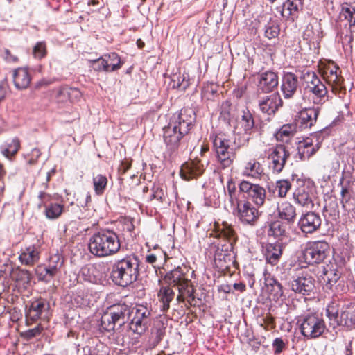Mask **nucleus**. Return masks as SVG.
<instances>
[{
	"mask_svg": "<svg viewBox=\"0 0 355 355\" xmlns=\"http://www.w3.org/2000/svg\"><path fill=\"white\" fill-rule=\"evenodd\" d=\"M150 314L143 305L131 308L125 304H114L102 315L101 328L107 331L119 330L128 323L133 332L142 334L148 329Z\"/></svg>",
	"mask_w": 355,
	"mask_h": 355,
	"instance_id": "f257e3e1",
	"label": "nucleus"
},
{
	"mask_svg": "<svg viewBox=\"0 0 355 355\" xmlns=\"http://www.w3.org/2000/svg\"><path fill=\"white\" fill-rule=\"evenodd\" d=\"M196 121V114L191 108H183L179 114L170 119L168 125L163 128V137L168 150L178 148L180 139L191 130Z\"/></svg>",
	"mask_w": 355,
	"mask_h": 355,
	"instance_id": "f03ea898",
	"label": "nucleus"
},
{
	"mask_svg": "<svg viewBox=\"0 0 355 355\" xmlns=\"http://www.w3.org/2000/svg\"><path fill=\"white\" fill-rule=\"evenodd\" d=\"M89 252L95 257L102 258L116 254L121 249L118 234L113 230H102L94 233L89 240Z\"/></svg>",
	"mask_w": 355,
	"mask_h": 355,
	"instance_id": "7ed1b4c3",
	"label": "nucleus"
},
{
	"mask_svg": "<svg viewBox=\"0 0 355 355\" xmlns=\"http://www.w3.org/2000/svg\"><path fill=\"white\" fill-rule=\"evenodd\" d=\"M139 259L137 256H126L115 261L110 278L118 286L125 287L135 282L139 275Z\"/></svg>",
	"mask_w": 355,
	"mask_h": 355,
	"instance_id": "20e7f679",
	"label": "nucleus"
},
{
	"mask_svg": "<svg viewBox=\"0 0 355 355\" xmlns=\"http://www.w3.org/2000/svg\"><path fill=\"white\" fill-rule=\"evenodd\" d=\"M302 78L306 84L305 91L311 96L314 104L322 105L329 100L326 85L314 71L303 72Z\"/></svg>",
	"mask_w": 355,
	"mask_h": 355,
	"instance_id": "39448f33",
	"label": "nucleus"
},
{
	"mask_svg": "<svg viewBox=\"0 0 355 355\" xmlns=\"http://www.w3.org/2000/svg\"><path fill=\"white\" fill-rule=\"evenodd\" d=\"M216 153L219 167L225 169L229 168L236 157L235 150L232 147V141L223 135L211 137Z\"/></svg>",
	"mask_w": 355,
	"mask_h": 355,
	"instance_id": "423d86ee",
	"label": "nucleus"
},
{
	"mask_svg": "<svg viewBox=\"0 0 355 355\" xmlns=\"http://www.w3.org/2000/svg\"><path fill=\"white\" fill-rule=\"evenodd\" d=\"M300 331L308 339L319 338L326 329V324L322 315L318 313L307 314L299 320Z\"/></svg>",
	"mask_w": 355,
	"mask_h": 355,
	"instance_id": "0eeeda50",
	"label": "nucleus"
},
{
	"mask_svg": "<svg viewBox=\"0 0 355 355\" xmlns=\"http://www.w3.org/2000/svg\"><path fill=\"white\" fill-rule=\"evenodd\" d=\"M329 250V245L324 241H318L309 243L302 252L300 257L302 261L309 265L322 262L327 257Z\"/></svg>",
	"mask_w": 355,
	"mask_h": 355,
	"instance_id": "6e6552de",
	"label": "nucleus"
},
{
	"mask_svg": "<svg viewBox=\"0 0 355 355\" xmlns=\"http://www.w3.org/2000/svg\"><path fill=\"white\" fill-rule=\"evenodd\" d=\"M341 71L334 62H329L321 69L323 79L331 87L335 94H340L345 91L344 79L340 75Z\"/></svg>",
	"mask_w": 355,
	"mask_h": 355,
	"instance_id": "1a4fd4ad",
	"label": "nucleus"
},
{
	"mask_svg": "<svg viewBox=\"0 0 355 355\" xmlns=\"http://www.w3.org/2000/svg\"><path fill=\"white\" fill-rule=\"evenodd\" d=\"M236 216L245 225L255 226L259 219L260 213L249 200H236Z\"/></svg>",
	"mask_w": 355,
	"mask_h": 355,
	"instance_id": "9d476101",
	"label": "nucleus"
},
{
	"mask_svg": "<svg viewBox=\"0 0 355 355\" xmlns=\"http://www.w3.org/2000/svg\"><path fill=\"white\" fill-rule=\"evenodd\" d=\"M239 192L250 200L258 207L263 205L266 198V189L258 184L242 180L239 185Z\"/></svg>",
	"mask_w": 355,
	"mask_h": 355,
	"instance_id": "9b49d317",
	"label": "nucleus"
},
{
	"mask_svg": "<svg viewBox=\"0 0 355 355\" xmlns=\"http://www.w3.org/2000/svg\"><path fill=\"white\" fill-rule=\"evenodd\" d=\"M290 286L295 293L309 295L315 288V280L309 271L301 270L290 282Z\"/></svg>",
	"mask_w": 355,
	"mask_h": 355,
	"instance_id": "f8f14e48",
	"label": "nucleus"
},
{
	"mask_svg": "<svg viewBox=\"0 0 355 355\" xmlns=\"http://www.w3.org/2000/svg\"><path fill=\"white\" fill-rule=\"evenodd\" d=\"M289 155L288 150L284 145H277L270 149L268 158L270 167L274 173H279L282 171Z\"/></svg>",
	"mask_w": 355,
	"mask_h": 355,
	"instance_id": "ddd939ff",
	"label": "nucleus"
},
{
	"mask_svg": "<svg viewBox=\"0 0 355 355\" xmlns=\"http://www.w3.org/2000/svg\"><path fill=\"white\" fill-rule=\"evenodd\" d=\"M41 252L39 243L29 245L20 250L18 259L21 265L32 267L39 262Z\"/></svg>",
	"mask_w": 355,
	"mask_h": 355,
	"instance_id": "4468645a",
	"label": "nucleus"
},
{
	"mask_svg": "<svg viewBox=\"0 0 355 355\" xmlns=\"http://www.w3.org/2000/svg\"><path fill=\"white\" fill-rule=\"evenodd\" d=\"M258 106L263 114L272 116L282 106V100L279 93H273L260 98Z\"/></svg>",
	"mask_w": 355,
	"mask_h": 355,
	"instance_id": "2eb2a0df",
	"label": "nucleus"
},
{
	"mask_svg": "<svg viewBox=\"0 0 355 355\" xmlns=\"http://www.w3.org/2000/svg\"><path fill=\"white\" fill-rule=\"evenodd\" d=\"M322 219L319 214L313 211L303 214L299 220L298 225L304 234H313L319 230Z\"/></svg>",
	"mask_w": 355,
	"mask_h": 355,
	"instance_id": "dca6fc26",
	"label": "nucleus"
},
{
	"mask_svg": "<svg viewBox=\"0 0 355 355\" xmlns=\"http://www.w3.org/2000/svg\"><path fill=\"white\" fill-rule=\"evenodd\" d=\"M299 87L298 77L293 73L285 72L282 78L281 92L285 99L294 97Z\"/></svg>",
	"mask_w": 355,
	"mask_h": 355,
	"instance_id": "f3484780",
	"label": "nucleus"
},
{
	"mask_svg": "<svg viewBox=\"0 0 355 355\" xmlns=\"http://www.w3.org/2000/svg\"><path fill=\"white\" fill-rule=\"evenodd\" d=\"M322 37V31L318 22L308 24L303 32V40L309 45L311 49L319 48Z\"/></svg>",
	"mask_w": 355,
	"mask_h": 355,
	"instance_id": "a211bd4d",
	"label": "nucleus"
},
{
	"mask_svg": "<svg viewBox=\"0 0 355 355\" xmlns=\"http://www.w3.org/2000/svg\"><path fill=\"white\" fill-rule=\"evenodd\" d=\"M301 183L293 192V199L297 204L302 207L311 208L313 207L312 187L308 183L304 182H301Z\"/></svg>",
	"mask_w": 355,
	"mask_h": 355,
	"instance_id": "6ab92c4d",
	"label": "nucleus"
},
{
	"mask_svg": "<svg viewBox=\"0 0 355 355\" xmlns=\"http://www.w3.org/2000/svg\"><path fill=\"white\" fill-rule=\"evenodd\" d=\"M205 171V166L199 159L190 160L184 163L181 168L180 174L182 179L190 180L201 175Z\"/></svg>",
	"mask_w": 355,
	"mask_h": 355,
	"instance_id": "aec40b11",
	"label": "nucleus"
},
{
	"mask_svg": "<svg viewBox=\"0 0 355 355\" xmlns=\"http://www.w3.org/2000/svg\"><path fill=\"white\" fill-rule=\"evenodd\" d=\"M49 309V304L43 299L30 302L26 305V318L27 322H35L42 318V314Z\"/></svg>",
	"mask_w": 355,
	"mask_h": 355,
	"instance_id": "412c9836",
	"label": "nucleus"
},
{
	"mask_svg": "<svg viewBox=\"0 0 355 355\" xmlns=\"http://www.w3.org/2000/svg\"><path fill=\"white\" fill-rule=\"evenodd\" d=\"M320 114L319 107H313L302 110L298 114V123L302 128H309L317 121Z\"/></svg>",
	"mask_w": 355,
	"mask_h": 355,
	"instance_id": "4be33fe9",
	"label": "nucleus"
},
{
	"mask_svg": "<svg viewBox=\"0 0 355 355\" xmlns=\"http://www.w3.org/2000/svg\"><path fill=\"white\" fill-rule=\"evenodd\" d=\"M279 84L278 76L276 73L268 71L259 75L258 87L263 92H270Z\"/></svg>",
	"mask_w": 355,
	"mask_h": 355,
	"instance_id": "5701e85b",
	"label": "nucleus"
},
{
	"mask_svg": "<svg viewBox=\"0 0 355 355\" xmlns=\"http://www.w3.org/2000/svg\"><path fill=\"white\" fill-rule=\"evenodd\" d=\"M263 174V168L256 159L252 158L244 162L241 170V175L243 176L259 179Z\"/></svg>",
	"mask_w": 355,
	"mask_h": 355,
	"instance_id": "b1692460",
	"label": "nucleus"
},
{
	"mask_svg": "<svg viewBox=\"0 0 355 355\" xmlns=\"http://www.w3.org/2000/svg\"><path fill=\"white\" fill-rule=\"evenodd\" d=\"M304 0H286L279 8L282 17L288 18L295 17L302 10Z\"/></svg>",
	"mask_w": 355,
	"mask_h": 355,
	"instance_id": "393cba45",
	"label": "nucleus"
},
{
	"mask_svg": "<svg viewBox=\"0 0 355 355\" xmlns=\"http://www.w3.org/2000/svg\"><path fill=\"white\" fill-rule=\"evenodd\" d=\"M282 254L281 243H268L266 247L265 257L266 262L272 266L277 265Z\"/></svg>",
	"mask_w": 355,
	"mask_h": 355,
	"instance_id": "a878e982",
	"label": "nucleus"
},
{
	"mask_svg": "<svg viewBox=\"0 0 355 355\" xmlns=\"http://www.w3.org/2000/svg\"><path fill=\"white\" fill-rule=\"evenodd\" d=\"M31 76L26 68H18L14 71L13 81L15 87L24 89L28 87L31 83Z\"/></svg>",
	"mask_w": 355,
	"mask_h": 355,
	"instance_id": "bb28decb",
	"label": "nucleus"
},
{
	"mask_svg": "<svg viewBox=\"0 0 355 355\" xmlns=\"http://www.w3.org/2000/svg\"><path fill=\"white\" fill-rule=\"evenodd\" d=\"M178 288L179 295L177 297V300L178 302H184L185 297H187V303L190 306H195V295L194 292L195 289L193 286L189 285V281L182 282Z\"/></svg>",
	"mask_w": 355,
	"mask_h": 355,
	"instance_id": "cd10ccee",
	"label": "nucleus"
},
{
	"mask_svg": "<svg viewBox=\"0 0 355 355\" xmlns=\"http://www.w3.org/2000/svg\"><path fill=\"white\" fill-rule=\"evenodd\" d=\"M190 85L189 75L184 71L182 73L178 71L172 74L171 77L170 85L173 89H178L181 91L185 90Z\"/></svg>",
	"mask_w": 355,
	"mask_h": 355,
	"instance_id": "c85d7f7f",
	"label": "nucleus"
},
{
	"mask_svg": "<svg viewBox=\"0 0 355 355\" xmlns=\"http://www.w3.org/2000/svg\"><path fill=\"white\" fill-rule=\"evenodd\" d=\"M220 119L230 126H234L236 119V110L229 101H225L221 105Z\"/></svg>",
	"mask_w": 355,
	"mask_h": 355,
	"instance_id": "c756f323",
	"label": "nucleus"
},
{
	"mask_svg": "<svg viewBox=\"0 0 355 355\" xmlns=\"http://www.w3.org/2000/svg\"><path fill=\"white\" fill-rule=\"evenodd\" d=\"M279 218L293 223L296 216L295 208L288 202H282L277 208Z\"/></svg>",
	"mask_w": 355,
	"mask_h": 355,
	"instance_id": "7c9ffc66",
	"label": "nucleus"
},
{
	"mask_svg": "<svg viewBox=\"0 0 355 355\" xmlns=\"http://www.w3.org/2000/svg\"><path fill=\"white\" fill-rule=\"evenodd\" d=\"M20 148V141L18 138L15 137L8 140L0 146L1 154L6 158L11 159L17 153Z\"/></svg>",
	"mask_w": 355,
	"mask_h": 355,
	"instance_id": "2f4dec72",
	"label": "nucleus"
},
{
	"mask_svg": "<svg viewBox=\"0 0 355 355\" xmlns=\"http://www.w3.org/2000/svg\"><path fill=\"white\" fill-rule=\"evenodd\" d=\"M268 234L272 235L279 240L288 237L287 225L279 220L274 221L270 225Z\"/></svg>",
	"mask_w": 355,
	"mask_h": 355,
	"instance_id": "473e14b6",
	"label": "nucleus"
},
{
	"mask_svg": "<svg viewBox=\"0 0 355 355\" xmlns=\"http://www.w3.org/2000/svg\"><path fill=\"white\" fill-rule=\"evenodd\" d=\"M313 137H317L315 140V147L311 148H298L299 155L301 159L305 160L314 155L320 146V141L323 140V132H315Z\"/></svg>",
	"mask_w": 355,
	"mask_h": 355,
	"instance_id": "72a5a7b5",
	"label": "nucleus"
},
{
	"mask_svg": "<svg viewBox=\"0 0 355 355\" xmlns=\"http://www.w3.org/2000/svg\"><path fill=\"white\" fill-rule=\"evenodd\" d=\"M165 279L170 285L178 288L182 282L188 281L185 279L184 275L180 267L168 272L165 276Z\"/></svg>",
	"mask_w": 355,
	"mask_h": 355,
	"instance_id": "f704fd0d",
	"label": "nucleus"
},
{
	"mask_svg": "<svg viewBox=\"0 0 355 355\" xmlns=\"http://www.w3.org/2000/svg\"><path fill=\"white\" fill-rule=\"evenodd\" d=\"M175 293L169 286L162 287L158 297L162 302V310L166 311L170 307V302L173 300Z\"/></svg>",
	"mask_w": 355,
	"mask_h": 355,
	"instance_id": "c9c22d12",
	"label": "nucleus"
},
{
	"mask_svg": "<svg viewBox=\"0 0 355 355\" xmlns=\"http://www.w3.org/2000/svg\"><path fill=\"white\" fill-rule=\"evenodd\" d=\"M296 132L295 124L284 125L277 132V139L282 142H288Z\"/></svg>",
	"mask_w": 355,
	"mask_h": 355,
	"instance_id": "e433bc0d",
	"label": "nucleus"
},
{
	"mask_svg": "<svg viewBox=\"0 0 355 355\" xmlns=\"http://www.w3.org/2000/svg\"><path fill=\"white\" fill-rule=\"evenodd\" d=\"M48 266L45 267L39 266L36 269V275L39 281L49 283L58 274Z\"/></svg>",
	"mask_w": 355,
	"mask_h": 355,
	"instance_id": "4c0bfd02",
	"label": "nucleus"
},
{
	"mask_svg": "<svg viewBox=\"0 0 355 355\" xmlns=\"http://www.w3.org/2000/svg\"><path fill=\"white\" fill-rule=\"evenodd\" d=\"M263 29L265 36L270 40L277 37L280 31L278 21L272 19L265 24Z\"/></svg>",
	"mask_w": 355,
	"mask_h": 355,
	"instance_id": "58836bf2",
	"label": "nucleus"
},
{
	"mask_svg": "<svg viewBox=\"0 0 355 355\" xmlns=\"http://www.w3.org/2000/svg\"><path fill=\"white\" fill-rule=\"evenodd\" d=\"M81 274L84 279L92 284H98L101 282V277H99V272L94 268H84L81 270Z\"/></svg>",
	"mask_w": 355,
	"mask_h": 355,
	"instance_id": "ea45409f",
	"label": "nucleus"
},
{
	"mask_svg": "<svg viewBox=\"0 0 355 355\" xmlns=\"http://www.w3.org/2000/svg\"><path fill=\"white\" fill-rule=\"evenodd\" d=\"M245 132H248L252 129L254 125V119L250 112L245 109L242 110V114L239 121Z\"/></svg>",
	"mask_w": 355,
	"mask_h": 355,
	"instance_id": "a19ab883",
	"label": "nucleus"
},
{
	"mask_svg": "<svg viewBox=\"0 0 355 355\" xmlns=\"http://www.w3.org/2000/svg\"><path fill=\"white\" fill-rule=\"evenodd\" d=\"M63 211V206L58 203L45 205V215L49 219L58 218Z\"/></svg>",
	"mask_w": 355,
	"mask_h": 355,
	"instance_id": "79ce46f5",
	"label": "nucleus"
},
{
	"mask_svg": "<svg viewBox=\"0 0 355 355\" xmlns=\"http://www.w3.org/2000/svg\"><path fill=\"white\" fill-rule=\"evenodd\" d=\"M216 228L217 234L216 236L224 237L228 240L234 239V230L227 223L223 222L221 225H218L216 226Z\"/></svg>",
	"mask_w": 355,
	"mask_h": 355,
	"instance_id": "37998d69",
	"label": "nucleus"
},
{
	"mask_svg": "<svg viewBox=\"0 0 355 355\" xmlns=\"http://www.w3.org/2000/svg\"><path fill=\"white\" fill-rule=\"evenodd\" d=\"M107 179L106 176L98 174L93 178L94 191L96 195H102L106 188Z\"/></svg>",
	"mask_w": 355,
	"mask_h": 355,
	"instance_id": "c03bdc74",
	"label": "nucleus"
},
{
	"mask_svg": "<svg viewBox=\"0 0 355 355\" xmlns=\"http://www.w3.org/2000/svg\"><path fill=\"white\" fill-rule=\"evenodd\" d=\"M105 58H106V61H107L108 71H114L121 67L123 63L117 53H111L105 55Z\"/></svg>",
	"mask_w": 355,
	"mask_h": 355,
	"instance_id": "a18cd8bd",
	"label": "nucleus"
},
{
	"mask_svg": "<svg viewBox=\"0 0 355 355\" xmlns=\"http://www.w3.org/2000/svg\"><path fill=\"white\" fill-rule=\"evenodd\" d=\"M355 324V315L347 309L340 311L339 326Z\"/></svg>",
	"mask_w": 355,
	"mask_h": 355,
	"instance_id": "49530a36",
	"label": "nucleus"
},
{
	"mask_svg": "<svg viewBox=\"0 0 355 355\" xmlns=\"http://www.w3.org/2000/svg\"><path fill=\"white\" fill-rule=\"evenodd\" d=\"M64 263V259L59 254H55L50 257L48 266L50 268H53L54 272L58 274L60 271V269Z\"/></svg>",
	"mask_w": 355,
	"mask_h": 355,
	"instance_id": "de8ad7c7",
	"label": "nucleus"
},
{
	"mask_svg": "<svg viewBox=\"0 0 355 355\" xmlns=\"http://www.w3.org/2000/svg\"><path fill=\"white\" fill-rule=\"evenodd\" d=\"M340 274L335 270H326L324 268L322 278L327 284L332 286L333 284L337 282V281L340 279Z\"/></svg>",
	"mask_w": 355,
	"mask_h": 355,
	"instance_id": "09e8293b",
	"label": "nucleus"
},
{
	"mask_svg": "<svg viewBox=\"0 0 355 355\" xmlns=\"http://www.w3.org/2000/svg\"><path fill=\"white\" fill-rule=\"evenodd\" d=\"M291 187V184L287 180H277L275 183V190L277 191L278 196L280 198L285 197Z\"/></svg>",
	"mask_w": 355,
	"mask_h": 355,
	"instance_id": "8fccbe9b",
	"label": "nucleus"
},
{
	"mask_svg": "<svg viewBox=\"0 0 355 355\" xmlns=\"http://www.w3.org/2000/svg\"><path fill=\"white\" fill-rule=\"evenodd\" d=\"M341 17L345 18L347 23L345 26L348 25L349 27L355 25V8L343 7L342 10Z\"/></svg>",
	"mask_w": 355,
	"mask_h": 355,
	"instance_id": "3c124183",
	"label": "nucleus"
},
{
	"mask_svg": "<svg viewBox=\"0 0 355 355\" xmlns=\"http://www.w3.org/2000/svg\"><path fill=\"white\" fill-rule=\"evenodd\" d=\"M33 53L35 58L42 59L46 55V49L44 42H37L33 48Z\"/></svg>",
	"mask_w": 355,
	"mask_h": 355,
	"instance_id": "603ef678",
	"label": "nucleus"
},
{
	"mask_svg": "<svg viewBox=\"0 0 355 355\" xmlns=\"http://www.w3.org/2000/svg\"><path fill=\"white\" fill-rule=\"evenodd\" d=\"M92 62V67L95 70H97V71L103 70L105 71H108L107 61H106V58H105V55L98 59L94 60Z\"/></svg>",
	"mask_w": 355,
	"mask_h": 355,
	"instance_id": "864d4df0",
	"label": "nucleus"
},
{
	"mask_svg": "<svg viewBox=\"0 0 355 355\" xmlns=\"http://www.w3.org/2000/svg\"><path fill=\"white\" fill-rule=\"evenodd\" d=\"M152 195L150 199H156L162 202L165 199V192L164 189L159 186H153L152 188Z\"/></svg>",
	"mask_w": 355,
	"mask_h": 355,
	"instance_id": "5fc2aeb1",
	"label": "nucleus"
},
{
	"mask_svg": "<svg viewBox=\"0 0 355 355\" xmlns=\"http://www.w3.org/2000/svg\"><path fill=\"white\" fill-rule=\"evenodd\" d=\"M340 311V303L336 300L331 301L327 306L326 308V316L334 315V313H337Z\"/></svg>",
	"mask_w": 355,
	"mask_h": 355,
	"instance_id": "6e6d98bb",
	"label": "nucleus"
},
{
	"mask_svg": "<svg viewBox=\"0 0 355 355\" xmlns=\"http://www.w3.org/2000/svg\"><path fill=\"white\" fill-rule=\"evenodd\" d=\"M270 292V295L272 297L274 300H278L280 297L283 295V288L281 284L277 285H275L274 287L268 290Z\"/></svg>",
	"mask_w": 355,
	"mask_h": 355,
	"instance_id": "4d7b16f0",
	"label": "nucleus"
},
{
	"mask_svg": "<svg viewBox=\"0 0 355 355\" xmlns=\"http://www.w3.org/2000/svg\"><path fill=\"white\" fill-rule=\"evenodd\" d=\"M340 194V202L343 204V207H345V204L349 200L351 197L349 187L347 186H342Z\"/></svg>",
	"mask_w": 355,
	"mask_h": 355,
	"instance_id": "13d9d810",
	"label": "nucleus"
},
{
	"mask_svg": "<svg viewBox=\"0 0 355 355\" xmlns=\"http://www.w3.org/2000/svg\"><path fill=\"white\" fill-rule=\"evenodd\" d=\"M78 204L82 207H87L92 201V197L89 192L83 194L77 199Z\"/></svg>",
	"mask_w": 355,
	"mask_h": 355,
	"instance_id": "bf43d9fd",
	"label": "nucleus"
},
{
	"mask_svg": "<svg viewBox=\"0 0 355 355\" xmlns=\"http://www.w3.org/2000/svg\"><path fill=\"white\" fill-rule=\"evenodd\" d=\"M42 331L40 326H37L33 329H28L23 334V336L28 340H30L38 336Z\"/></svg>",
	"mask_w": 355,
	"mask_h": 355,
	"instance_id": "052dcab7",
	"label": "nucleus"
},
{
	"mask_svg": "<svg viewBox=\"0 0 355 355\" xmlns=\"http://www.w3.org/2000/svg\"><path fill=\"white\" fill-rule=\"evenodd\" d=\"M272 346L275 349V354H279L282 352L285 347V343L281 338H276L273 343Z\"/></svg>",
	"mask_w": 355,
	"mask_h": 355,
	"instance_id": "680f3d73",
	"label": "nucleus"
},
{
	"mask_svg": "<svg viewBox=\"0 0 355 355\" xmlns=\"http://www.w3.org/2000/svg\"><path fill=\"white\" fill-rule=\"evenodd\" d=\"M340 315V311L334 313V315L328 317L329 325L334 329L339 326Z\"/></svg>",
	"mask_w": 355,
	"mask_h": 355,
	"instance_id": "e2e57ef3",
	"label": "nucleus"
},
{
	"mask_svg": "<svg viewBox=\"0 0 355 355\" xmlns=\"http://www.w3.org/2000/svg\"><path fill=\"white\" fill-rule=\"evenodd\" d=\"M41 155V152L40 150V149L35 148H33L32 150H31V153L28 155V157L29 159L28 160V162L30 164H34L37 159L39 158V157Z\"/></svg>",
	"mask_w": 355,
	"mask_h": 355,
	"instance_id": "0e129e2a",
	"label": "nucleus"
},
{
	"mask_svg": "<svg viewBox=\"0 0 355 355\" xmlns=\"http://www.w3.org/2000/svg\"><path fill=\"white\" fill-rule=\"evenodd\" d=\"M312 135V137H313ZM315 138L317 139V137H313V138H306L304 139L302 141L300 142L298 148H309L311 147H315V144H313V139Z\"/></svg>",
	"mask_w": 355,
	"mask_h": 355,
	"instance_id": "69168bd1",
	"label": "nucleus"
},
{
	"mask_svg": "<svg viewBox=\"0 0 355 355\" xmlns=\"http://www.w3.org/2000/svg\"><path fill=\"white\" fill-rule=\"evenodd\" d=\"M280 284L276 279L274 277H268L265 279V284L267 288V290L270 289L274 287L275 285H277Z\"/></svg>",
	"mask_w": 355,
	"mask_h": 355,
	"instance_id": "338daca9",
	"label": "nucleus"
},
{
	"mask_svg": "<svg viewBox=\"0 0 355 355\" xmlns=\"http://www.w3.org/2000/svg\"><path fill=\"white\" fill-rule=\"evenodd\" d=\"M38 197L41 200V203L44 204V206L46 205V204L51 200V196L43 191L40 193Z\"/></svg>",
	"mask_w": 355,
	"mask_h": 355,
	"instance_id": "774afa93",
	"label": "nucleus"
}]
</instances>
